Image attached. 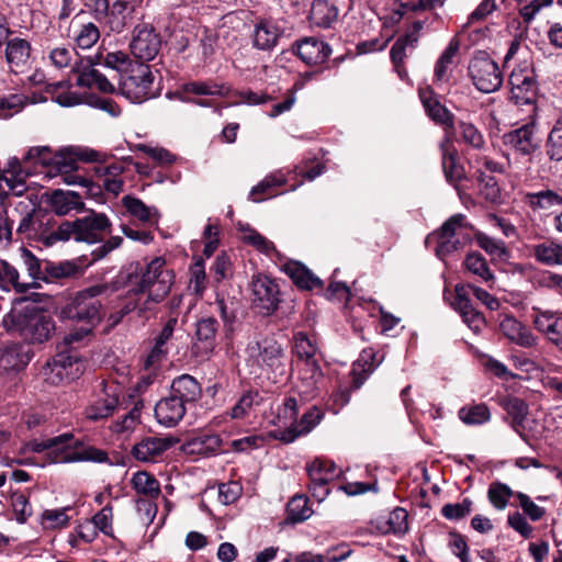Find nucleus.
Instances as JSON below:
<instances>
[{"instance_id":"nucleus-54","label":"nucleus","mask_w":562,"mask_h":562,"mask_svg":"<svg viewBox=\"0 0 562 562\" xmlns=\"http://www.w3.org/2000/svg\"><path fill=\"white\" fill-rule=\"evenodd\" d=\"M526 201L530 207L548 210L554 205H559L562 199L551 190H544L536 193H527Z\"/></svg>"},{"instance_id":"nucleus-4","label":"nucleus","mask_w":562,"mask_h":562,"mask_svg":"<svg viewBox=\"0 0 562 562\" xmlns=\"http://www.w3.org/2000/svg\"><path fill=\"white\" fill-rule=\"evenodd\" d=\"M161 257L154 258L143 269L138 263L127 276V283L132 286L133 295L154 293L156 296L168 295L173 283V273L165 268Z\"/></svg>"},{"instance_id":"nucleus-7","label":"nucleus","mask_w":562,"mask_h":562,"mask_svg":"<svg viewBox=\"0 0 562 562\" xmlns=\"http://www.w3.org/2000/svg\"><path fill=\"white\" fill-rule=\"evenodd\" d=\"M154 72L147 64L134 63L122 75L119 91L132 103H143L159 94V90L154 88Z\"/></svg>"},{"instance_id":"nucleus-21","label":"nucleus","mask_w":562,"mask_h":562,"mask_svg":"<svg viewBox=\"0 0 562 562\" xmlns=\"http://www.w3.org/2000/svg\"><path fill=\"white\" fill-rule=\"evenodd\" d=\"M330 53L328 44L315 37H306L296 46L297 56L310 66L323 64Z\"/></svg>"},{"instance_id":"nucleus-26","label":"nucleus","mask_w":562,"mask_h":562,"mask_svg":"<svg viewBox=\"0 0 562 562\" xmlns=\"http://www.w3.org/2000/svg\"><path fill=\"white\" fill-rule=\"evenodd\" d=\"M503 143L522 155H529L537 148L533 124H525L519 128L505 133Z\"/></svg>"},{"instance_id":"nucleus-18","label":"nucleus","mask_w":562,"mask_h":562,"mask_svg":"<svg viewBox=\"0 0 562 562\" xmlns=\"http://www.w3.org/2000/svg\"><path fill=\"white\" fill-rule=\"evenodd\" d=\"M419 98L428 116L436 123L452 131L454 128V115L438 99L430 89L419 90Z\"/></svg>"},{"instance_id":"nucleus-6","label":"nucleus","mask_w":562,"mask_h":562,"mask_svg":"<svg viewBox=\"0 0 562 562\" xmlns=\"http://www.w3.org/2000/svg\"><path fill=\"white\" fill-rule=\"evenodd\" d=\"M491 311L499 307V301L485 290L472 284H457L452 307L461 315L463 322L474 331L480 333L485 326L484 316L476 311L469 297L470 293Z\"/></svg>"},{"instance_id":"nucleus-27","label":"nucleus","mask_w":562,"mask_h":562,"mask_svg":"<svg viewBox=\"0 0 562 562\" xmlns=\"http://www.w3.org/2000/svg\"><path fill=\"white\" fill-rule=\"evenodd\" d=\"M170 394L187 407L201 397L202 390L192 375L182 374L172 381Z\"/></svg>"},{"instance_id":"nucleus-47","label":"nucleus","mask_w":562,"mask_h":562,"mask_svg":"<svg viewBox=\"0 0 562 562\" xmlns=\"http://www.w3.org/2000/svg\"><path fill=\"white\" fill-rule=\"evenodd\" d=\"M459 418L467 425H482L490 420L491 413L488 407L481 403L463 406L458 412Z\"/></svg>"},{"instance_id":"nucleus-17","label":"nucleus","mask_w":562,"mask_h":562,"mask_svg":"<svg viewBox=\"0 0 562 562\" xmlns=\"http://www.w3.org/2000/svg\"><path fill=\"white\" fill-rule=\"evenodd\" d=\"M254 302L267 313L274 311L278 306V285L267 276H256L251 281Z\"/></svg>"},{"instance_id":"nucleus-53","label":"nucleus","mask_w":562,"mask_h":562,"mask_svg":"<svg viewBox=\"0 0 562 562\" xmlns=\"http://www.w3.org/2000/svg\"><path fill=\"white\" fill-rule=\"evenodd\" d=\"M293 351L303 361L315 360L317 346L305 333L299 331L294 336Z\"/></svg>"},{"instance_id":"nucleus-9","label":"nucleus","mask_w":562,"mask_h":562,"mask_svg":"<svg viewBox=\"0 0 562 562\" xmlns=\"http://www.w3.org/2000/svg\"><path fill=\"white\" fill-rule=\"evenodd\" d=\"M469 76L476 89L484 93L498 90L503 76L498 65L485 53L475 55L469 64Z\"/></svg>"},{"instance_id":"nucleus-20","label":"nucleus","mask_w":562,"mask_h":562,"mask_svg":"<svg viewBox=\"0 0 562 562\" xmlns=\"http://www.w3.org/2000/svg\"><path fill=\"white\" fill-rule=\"evenodd\" d=\"M187 407L180 400L175 398L171 394L161 398L155 406V416L157 422L166 427H173L186 415Z\"/></svg>"},{"instance_id":"nucleus-41","label":"nucleus","mask_w":562,"mask_h":562,"mask_svg":"<svg viewBox=\"0 0 562 562\" xmlns=\"http://www.w3.org/2000/svg\"><path fill=\"white\" fill-rule=\"evenodd\" d=\"M229 90L228 86L214 81H191L182 86V91L184 93H192L196 95L226 97L229 93Z\"/></svg>"},{"instance_id":"nucleus-52","label":"nucleus","mask_w":562,"mask_h":562,"mask_svg":"<svg viewBox=\"0 0 562 562\" xmlns=\"http://www.w3.org/2000/svg\"><path fill=\"white\" fill-rule=\"evenodd\" d=\"M465 268L482 281L488 282L494 276L491 272L485 258L477 252L469 254L464 260Z\"/></svg>"},{"instance_id":"nucleus-11","label":"nucleus","mask_w":562,"mask_h":562,"mask_svg":"<svg viewBox=\"0 0 562 562\" xmlns=\"http://www.w3.org/2000/svg\"><path fill=\"white\" fill-rule=\"evenodd\" d=\"M161 47V37L154 26L140 24L134 29L130 44L131 53L142 63L153 60Z\"/></svg>"},{"instance_id":"nucleus-57","label":"nucleus","mask_w":562,"mask_h":562,"mask_svg":"<svg viewBox=\"0 0 562 562\" xmlns=\"http://www.w3.org/2000/svg\"><path fill=\"white\" fill-rule=\"evenodd\" d=\"M459 131L462 142L468 144L474 149H483L485 146V139L480 130L470 122L460 121Z\"/></svg>"},{"instance_id":"nucleus-30","label":"nucleus","mask_w":562,"mask_h":562,"mask_svg":"<svg viewBox=\"0 0 562 562\" xmlns=\"http://www.w3.org/2000/svg\"><path fill=\"white\" fill-rule=\"evenodd\" d=\"M282 270L301 289L313 290L322 288L323 282L310 269L299 261L290 260L282 266Z\"/></svg>"},{"instance_id":"nucleus-60","label":"nucleus","mask_w":562,"mask_h":562,"mask_svg":"<svg viewBox=\"0 0 562 562\" xmlns=\"http://www.w3.org/2000/svg\"><path fill=\"white\" fill-rule=\"evenodd\" d=\"M289 518L294 521H304L312 515V509L308 507V499L305 496H294L288 504Z\"/></svg>"},{"instance_id":"nucleus-15","label":"nucleus","mask_w":562,"mask_h":562,"mask_svg":"<svg viewBox=\"0 0 562 562\" xmlns=\"http://www.w3.org/2000/svg\"><path fill=\"white\" fill-rule=\"evenodd\" d=\"M4 57L8 68L13 74H24L31 68L32 46L22 37H12L7 41Z\"/></svg>"},{"instance_id":"nucleus-14","label":"nucleus","mask_w":562,"mask_h":562,"mask_svg":"<svg viewBox=\"0 0 562 562\" xmlns=\"http://www.w3.org/2000/svg\"><path fill=\"white\" fill-rule=\"evenodd\" d=\"M27 176L19 158H9L4 169L0 170V198L9 193L21 196L26 191Z\"/></svg>"},{"instance_id":"nucleus-61","label":"nucleus","mask_w":562,"mask_h":562,"mask_svg":"<svg viewBox=\"0 0 562 562\" xmlns=\"http://www.w3.org/2000/svg\"><path fill=\"white\" fill-rule=\"evenodd\" d=\"M135 295V299L128 301L130 305H135V311L138 317H147V313L154 311L155 306L160 303L167 295L156 296L154 293H145Z\"/></svg>"},{"instance_id":"nucleus-50","label":"nucleus","mask_w":562,"mask_h":562,"mask_svg":"<svg viewBox=\"0 0 562 562\" xmlns=\"http://www.w3.org/2000/svg\"><path fill=\"white\" fill-rule=\"evenodd\" d=\"M261 400L262 398L257 391H249L245 393L231 409V417L233 419H241L246 417L255 406L260 404Z\"/></svg>"},{"instance_id":"nucleus-51","label":"nucleus","mask_w":562,"mask_h":562,"mask_svg":"<svg viewBox=\"0 0 562 562\" xmlns=\"http://www.w3.org/2000/svg\"><path fill=\"white\" fill-rule=\"evenodd\" d=\"M139 0H116L112 4L111 15H120L121 19L108 21L112 31L121 32L125 25V16L131 14L137 7Z\"/></svg>"},{"instance_id":"nucleus-35","label":"nucleus","mask_w":562,"mask_h":562,"mask_svg":"<svg viewBox=\"0 0 562 562\" xmlns=\"http://www.w3.org/2000/svg\"><path fill=\"white\" fill-rule=\"evenodd\" d=\"M279 35L277 26L269 22H260L254 31V46L261 50H269L276 46Z\"/></svg>"},{"instance_id":"nucleus-48","label":"nucleus","mask_w":562,"mask_h":562,"mask_svg":"<svg viewBox=\"0 0 562 562\" xmlns=\"http://www.w3.org/2000/svg\"><path fill=\"white\" fill-rule=\"evenodd\" d=\"M459 41L452 40L447 48L442 52L435 66V80L438 82H445L448 80L449 66L453 61V57L459 50Z\"/></svg>"},{"instance_id":"nucleus-49","label":"nucleus","mask_w":562,"mask_h":562,"mask_svg":"<svg viewBox=\"0 0 562 562\" xmlns=\"http://www.w3.org/2000/svg\"><path fill=\"white\" fill-rule=\"evenodd\" d=\"M71 70L77 74L76 85L78 87L93 89L94 79L99 76L100 71L94 68L89 59L76 63Z\"/></svg>"},{"instance_id":"nucleus-36","label":"nucleus","mask_w":562,"mask_h":562,"mask_svg":"<svg viewBox=\"0 0 562 562\" xmlns=\"http://www.w3.org/2000/svg\"><path fill=\"white\" fill-rule=\"evenodd\" d=\"M20 274L18 270L4 260H0V289L3 291H11L12 289L18 293L26 292L31 284L20 282Z\"/></svg>"},{"instance_id":"nucleus-56","label":"nucleus","mask_w":562,"mask_h":562,"mask_svg":"<svg viewBox=\"0 0 562 562\" xmlns=\"http://www.w3.org/2000/svg\"><path fill=\"white\" fill-rule=\"evenodd\" d=\"M408 514L404 508L396 507L393 509L385 520V526L381 528L384 533H404L407 528Z\"/></svg>"},{"instance_id":"nucleus-16","label":"nucleus","mask_w":562,"mask_h":562,"mask_svg":"<svg viewBox=\"0 0 562 562\" xmlns=\"http://www.w3.org/2000/svg\"><path fill=\"white\" fill-rule=\"evenodd\" d=\"M218 330V323L214 317L207 316L199 319L195 324L192 353L195 357L205 358L215 348V338Z\"/></svg>"},{"instance_id":"nucleus-46","label":"nucleus","mask_w":562,"mask_h":562,"mask_svg":"<svg viewBox=\"0 0 562 562\" xmlns=\"http://www.w3.org/2000/svg\"><path fill=\"white\" fill-rule=\"evenodd\" d=\"M29 361L27 356L22 351V346L12 344L7 346L0 356V366L5 370H19Z\"/></svg>"},{"instance_id":"nucleus-58","label":"nucleus","mask_w":562,"mask_h":562,"mask_svg":"<svg viewBox=\"0 0 562 562\" xmlns=\"http://www.w3.org/2000/svg\"><path fill=\"white\" fill-rule=\"evenodd\" d=\"M75 50L69 45H59L48 50L47 57L57 69H64L72 65Z\"/></svg>"},{"instance_id":"nucleus-55","label":"nucleus","mask_w":562,"mask_h":562,"mask_svg":"<svg viewBox=\"0 0 562 562\" xmlns=\"http://www.w3.org/2000/svg\"><path fill=\"white\" fill-rule=\"evenodd\" d=\"M243 240L262 254L271 255L277 252L273 243L251 227L243 228Z\"/></svg>"},{"instance_id":"nucleus-44","label":"nucleus","mask_w":562,"mask_h":562,"mask_svg":"<svg viewBox=\"0 0 562 562\" xmlns=\"http://www.w3.org/2000/svg\"><path fill=\"white\" fill-rule=\"evenodd\" d=\"M536 259L546 266H555L562 262V247L547 240L533 247Z\"/></svg>"},{"instance_id":"nucleus-31","label":"nucleus","mask_w":562,"mask_h":562,"mask_svg":"<svg viewBox=\"0 0 562 562\" xmlns=\"http://www.w3.org/2000/svg\"><path fill=\"white\" fill-rule=\"evenodd\" d=\"M338 9L327 0H314L311 7L310 20L316 26L327 29L337 21Z\"/></svg>"},{"instance_id":"nucleus-34","label":"nucleus","mask_w":562,"mask_h":562,"mask_svg":"<svg viewBox=\"0 0 562 562\" xmlns=\"http://www.w3.org/2000/svg\"><path fill=\"white\" fill-rule=\"evenodd\" d=\"M322 464L319 462H312L307 467V473L311 480L310 491L314 498L318 502H323L329 493L328 483L330 482L331 474H326V476H322L321 473Z\"/></svg>"},{"instance_id":"nucleus-32","label":"nucleus","mask_w":562,"mask_h":562,"mask_svg":"<svg viewBox=\"0 0 562 562\" xmlns=\"http://www.w3.org/2000/svg\"><path fill=\"white\" fill-rule=\"evenodd\" d=\"M131 484L136 493L150 499L158 498L161 493L158 480L146 471H138L134 473Z\"/></svg>"},{"instance_id":"nucleus-38","label":"nucleus","mask_w":562,"mask_h":562,"mask_svg":"<svg viewBox=\"0 0 562 562\" xmlns=\"http://www.w3.org/2000/svg\"><path fill=\"white\" fill-rule=\"evenodd\" d=\"M221 446L222 439L218 435H201L188 441L187 450L191 453L210 456L218 452Z\"/></svg>"},{"instance_id":"nucleus-3","label":"nucleus","mask_w":562,"mask_h":562,"mask_svg":"<svg viewBox=\"0 0 562 562\" xmlns=\"http://www.w3.org/2000/svg\"><path fill=\"white\" fill-rule=\"evenodd\" d=\"M4 322L10 323L20 336L31 344L47 341L56 328L52 315L35 305L12 310Z\"/></svg>"},{"instance_id":"nucleus-29","label":"nucleus","mask_w":562,"mask_h":562,"mask_svg":"<svg viewBox=\"0 0 562 562\" xmlns=\"http://www.w3.org/2000/svg\"><path fill=\"white\" fill-rule=\"evenodd\" d=\"M560 319L561 317L558 312L538 310L533 323L536 328L542 333L548 340L559 346L562 341Z\"/></svg>"},{"instance_id":"nucleus-64","label":"nucleus","mask_w":562,"mask_h":562,"mask_svg":"<svg viewBox=\"0 0 562 562\" xmlns=\"http://www.w3.org/2000/svg\"><path fill=\"white\" fill-rule=\"evenodd\" d=\"M472 505L473 503L471 499L464 498L461 503L446 504L441 509V514L449 520H458L471 513Z\"/></svg>"},{"instance_id":"nucleus-40","label":"nucleus","mask_w":562,"mask_h":562,"mask_svg":"<svg viewBox=\"0 0 562 562\" xmlns=\"http://www.w3.org/2000/svg\"><path fill=\"white\" fill-rule=\"evenodd\" d=\"M122 203L127 212L144 223H153L158 217L156 207L147 206L142 200L125 195Z\"/></svg>"},{"instance_id":"nucleus-10","label":"nucleus","mask_w":562,"mask_h":562,"mask_svg":"<svg viewBox=\"0 0 562 562\" xmlns=\"http://www.w3.org/2000/svg\"><path fill=\"white\" fill-rule=\"evenodd\" d=\"M248 355L258 364L266 366L272 372L283 375L286 368V355L283 346L273 337H265L247 347Z\"/></svg>"},{"instance_id":"nucleus-19","label":"nucleus","mask_w":562,"mask_h":562,"mask_svg":"<svg viewBox=\"0 0 562 562\" xmlns=\"http://www.w3.org/2000/svg\"><path fill=\"white\" fill-rule=\"evenodd\" d=\"M117 386L106 385L103 396L88 406L85 411L86 418L92 422H99L110 417L119 405Z\"/></svg>"},{"instance_id":"nucleus-33","label":"nucleus","mask_w":562,"mask_h":562,"mask_svg":"<svg viewBox=\"0 0 562 562\" xmlns=\"http://www.w3.org/2000/svg\"><path fill=\"white\" fill-rule=\"evenodd\" d=\"M69 80H61L47 85V91L53 94L54 100L61 106H75L82 103V97L70 90Z\"/></svg>"},{"instance_id":"nucleus-22","label":"nucleus","mask_w":562,"mask_h":562,"mask_svg":"<svg viewBox=\"0 0 562 562\" xmlns=\"http://www.w3.org/2000/svg\"><path fill=\"white\" fill-rule=\"evenodd\" d=\"M439 147L445 177L449 183L457 188L458 182L465 177V172L463 167L457 160V153L450 137L446 136Z\"/></svg>"},{"instance_id":"nucleus-25","label":"nucleus","mask_w":562,"mask_h":562,"mask_svg":"<svg viewBox=\"0 0 562 562\" xmlns=\"http://www.w3.org/2000/svg\"><path fill=\"white\" fill-rule=\"evenodd\" d=\"M49 202L55 216H65L71 212L79 213L85 210V202L75 191L55 190L52 192Z\"/></svg>"},{"instance_id":"nucleus-8","label":"nucleus","mask_w":562,"mask_h":562,"mask_svg":"<svg viewBox=\"0 0 562 562\" xmlns=\"http://www.w3.org/2000/svg\"><path fill=\"white\" fill-rule=\"evenodd\" d=\"M70 226L67 231V240L75 239L88 244H95L103 240V236L111 232L112 223L104 213L90 211L83 217L68 221Z\"/></svg>"},{"instance_id":"nucleus-12","label":"nucleus","mask_w":562,"mask_h":562,"mask_svg":"<svg viewBox=\"0 0 562 562\" xmlns=\"http://www.w3.org/2000/svg\"><path fill=\"white\" fill-rule=\"evenodd\" d=\"M510 99L517 105L532 104L537 97L533 71L527 65L515 68L509 76Z\"/></svg>"},{"instance_id":"nucleus-24","label":"nucleus","mask_w":562,"mask_h":562,"mask_svg":"<svg viewBox=\"0 0 562 562\" xmlns=\"http://www.w3.org/2000/svg\"><path fill=\"white\" fill-rule=\"evenodd\" d=\"M171 447L169 439L148 437L140 440L132 449L133 457L142 462H155Z\"/></svg>"},{"instance_id":"nucleus-45","label":"nucleus","mask_w":562,"mask_h":562,"mask_svg":"<svg viewBox=\"0 0 562 562\" xmlns=\"http://www.w3.org/2000/svg\"><path fill=\"white\" fill-rule=\"evenodd\" d=\"M78 272L77 265L70 261L63 262H44L45 282H55L61 279L70 278Z\"/></svg>"},{"instance_id":"nucleus-1","label":"nucleus","mask_w":562,"mask_h":562,"mask_svg":"<svg viewBox=\"0 0 562 562\" xmlns=\"http://www.w3.org/2000/svg\"><path fill=\"white\" fill-rule=\"evenodd\" d=\"M30 204L31 201L19 203L18 207H23L26 214L21 218L16 233L46 247L67 241L68 221H58L53 213L42 209L29 211Z\"/></svg>"},{"instance_id":"nucleus-2","label":"nucleus","mask_w":562,"mask_h":562,"mask_svg":"<svg viewBox=\"0 0 562 562\" xmlns=\"http://www.w3.org/2000/svg\"><path fill=\"white\" fill-rule=\"evenodd\" d=\"M31 450L34 452L48 451L55 463H70L92 461L103 463L109 460L104 450L92 446H85L75 440L71 432H66L44 440H34L31 442Z\"/></svg>"},{"instance_id":"nucleus-13","label":"nucleus","mask_w":562,"mask_h":562,"mask_svg":"<svg viewBox=\"0 0 562 562\" xmlns=\"http://www.w3.org/2000/svg\"><path fill=\"white\" fill-rule=\"evenodd\" d=\"M80 371L77 356L59 351L52 362L44 369L45 381L53 385L72 381Z\"/></svg>"},{"instance_id":"nucleus-43","label":"nucleus","mask_w":562,"mask_h":562,"mask_svg":"<svg viewBox=\"0 0 562 562\" xmlns=\"http://www.w3.org/2000/svg\"><path fill=\"white\" fill-rule=\"evenodd\" d=\"M285 182L286 179L281 172H273L265 177L257 186L251 189L249 198L254 202H260L263 200V198L260 195H274L273 189L283 186Z\"/></svg>"},{"instance_id":"nucleus-42","label":"nucleus","mask_w":562,"mask_h":562,"mask_svg":"<svg viewBox=\"0 0 562 562\" xmlns=\"http://www.w3.org/2000/svg\"><path fill=\"white\" fill-rule=\"evenodd\" d=\"M505 411L513 418V427L524 437L521 429L525 428L528 415V405L518 397L507 398L504 405Z\"/></svg>"},{"instance_id":"nucleus-23","label":"nucleus","mask_w":562,"mask_h":562,"mask_svg":"<svg viewBox=\"0 0 562 562\" xmlns=\"http://www.w3.org/2000/svg\"><path fill=\"white\" fill-rule=\"evenodd\" d=\"M323 418V412L316 407H311L303 414L300 422L291 424L289 428L280 431L279 439L283 442H293L299 436L310 432Z\"/></svg>"},{"instance_id":"nucleus-63","label":"nucleus","mask_w":562,"mask_h":562,"mask_svg":"<svg viewBox=\"0 0 562 562\" xmlns=\"http://www.w3.org/2000/svg\"><path fill=\"white\" fill-rule=\"evenodd\" d=\"M21 258L29 276L33 281H43L45 279L44 263H42L41 260L36 258L30 250L23 248Z\"/></svg>"},{"instance_id":"nucleus-39","label":"nucleus","mask_w":562,"mask_h":562,"mask_svg":"<svg viewBox=\"0 0 562 562\" xmlns=\"http://www.w3.org/2000/svg\"><path fill=\"white\" fill-rule=\"evenodd\" d=\"M78 159H83V157L79 156V154L71 149H61L58 153H55L53 166L52 169H49L48 175L50 177L68 175L77 168Z\"/></svg>"},{"instance_id":"nucleus-37","label":"nucleus","mask_w":562,"mask_h":562,"mask_svg":"<svg viewBox=\"0 0 562 562\" xmlns=\"http://www.w3.org/2000/svg\"><path fill=\"white\" fill-rule=\"evenodd\" d=\"M323 373L316 360L304 361L300 369L301 392L311 395L317 387Z\"/></svg>"},{"instance_id":"nucleus-59","label":"nucleus","mask_w":562,"mask_h":562,"mask_svg":"<svg viewBox=\"0 0 562 562\" xmlns=\"http://www.w3.org/2000/svg\"><path fill=\"white\" fill-rule=\"evenodd\" d=\"M514 495L512 488L501 482H494L490 485L487 496L492 505L497 509H504L509 498Z\"/></svg>"},{"instance_id":"nucleus-5","label":"nucleus","mask_w":562,"mask_h":562,"mask_svg":"<svg viewBox=\"0 0 562 562\" xmlns=\"http://www.w3.org/2000/svg\"><path fill=\"white\" fill-rule=\"evenodd\" d=\"M109 291L105 283L91 285L79 291L60 312L61 317L94 327L102 319V303L98 299Z\"/></svg>"},{"instance_id":"nucleus-62","label":"nucleus","mask_w":562,"mask_h":562,"mask_svg":"<svg viewBox=\"0 0 562 562\" xmlns=\"http://www.w3.org/2000/svg\"><path fill=\"white\" fill-rule=\"evenodd\" d=\"M54 155L55 153H53L52 149L47 146H35L27 150L23 157V161H33L52 169Z\"/></svg>"},{"instance_id":"nucleus-28","label":"nucleus","mask_w":562,"mask_h":562,"mask_svg":"<svg viewBox=\"0 0 562 562\" xmlns=\"http://www.w3.org/2000/svg\"><path fill=\"white\" fill-rule=\"evenodd\" d=\"M70 27L75 31L74 41L81 49L91 48L100 38L99 27L93 22L85 21L81 13L72 18Z\"/></svg>"}]
</instances>
